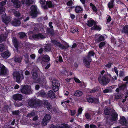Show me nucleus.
Wrapping results in <instances>:
<instances>
[{
  "label": "nucleus",
  "mask_w": 128,
  "mask_h": 128,
  "mask_svg": "<svg viewBox=\"0 0 128 128\" xmlns=\"http://www.w3.org/2000/svg\"><path fill=\"white\" fill-rule=\"evenodd\" d=\"M38 69L37 68H34L33 70L32 73L33 79L35 80V82L40 84L41 86H43L46 83V80L45 78H39L37 74Z\"/></svg>",
  "instance_id": "f257e3e1"
},
{
  "label": "nucleus",
  "mask_w": 128,
  "mask_h": 128,
  "mask_svg": "<svg viewBox=\"0 0 128 128\" xmlns=\"http://www.w3.org/2000/svg\"><path fill=\"white\" fill-rule=\"evenodd\" d=\"M6 1L4 0L0 2V13L2 15V22L6 24L8 23L10 21V17H6V13L5 12V8H4V6L6 4Z\"/></svg>",
  "instance_id": "f03ea898"
},
{
  "label": "nucleus",
  "mask_w": 128,
  "mask_h": 128,
  "mask_svg": "<svg viewBox=\"0 0 128 128\" xmlns=\"http://www.w3.org/2000/svg\"><path fill=\"white\" fill-rule=\"evenodd\" d=\"M104 113L105 114H111L110 115V120L112 121H117L118 119V114L113 110H110L107 108L105 109L104 110Z\"/></svg>",
  "instance_id": "7ed1b4c3"
},
{
  "label": "nucleus",
  "mask_w": 128,
  "mask_h": 128,
  "mask_svg": "<svg viewBox=\"0 0 128 128\" xmlns=\"http://www.w3.org/2000/svg\"><path fill=\"white\" fill-rule=\"evenodd\" d=\"M105 71L102 70L101 72V74L98 78V80L99 82L102 85H106L108 83L110 80L108 78L107 75L104 76L103 74L104 72Z\"/></svg>",
  "instance_id": "20e7f679"
},
{
  "label": "nucleus",
  "mask_w": 128,
  "mask_h": 128,
  "mask_svg": "<svg viewBox=\"0 0 128 128\" xmlns=\"http://www.w3.org/2000/svg\"><path fill=\"white\" fill-rule=\"evenodd\" d=\"M94 52L93 51L89 52L88 53V56L85 58L83 60V62L84 64L87 67H88L90 62L92 61V60L90 56H94Z\"/></svg>",
  "instance_id": "39448f33"
},
{
  "label": "nucleus",
  "mask_w": 128,
  "mask_h": 128,
  "mask_svg": "<svg viewBox=\"0 0 128 128\" xmlns=\"http://www.w3.org/2000/svg\"><path fill=\"white\" fill-rule=\"evenodd\" d=\"M30 9V14L32 17L34 18L36 17L38 13L36 6L35 5H32L31 6Z\"/></svg>",
  "instance_id": "423d86ee"
},
{
  "label": "nucleus",
  "mask_w": 128,
  "mask_h": 128,
  "mask_svg": "<svg viewBox=\"0 0 128 128\" xmlns=\"http://www.w3.org/2000/svg\"><path fill=\"white\" fill-rule=\"evenodd\" d=\"M21 92L25 94H30L32 93L30 86H24L21 89Z\"/></svg>",
  "instance_id": "0eeeda50"
},
{
  "label": "nucleus",
  "mask_w": 128,
  "mask_h": 128,
  "mask_svg": "<svg viewBox=\"0 0 128 128\" xmlns=\"http://www.w3.org/2000/svg\"><path fill=\"white\" fill-rule=\"evenodd\" d=\"M41 95L42 97L45 98L49 97L50 98L54 99L55 98V95L54 93L52 90H50L47 93V94H46L44 92H42Z\"/></svg>",
  "instance_id": "6e6552de"
},
{
  "label": "nucleus",
  "mask_w": 128,
  "mask_h": 128,
  "mask_svg": "<svg viewBox=\"0 0 128 128\" xmlns=\"http://www.w3.org/2000/svg\"><path fill=\"white\" fill-rule=\"evenodd\" d=\"M13 75L14 78L16 80V82L18 83L20 82L24 78V77L22 76H20L19 72H14Z\"/></svg>",
  "instance_id": "1a4fd4ad"
},
{
  "label": "nucleus",
  "mask_w": 128,
  "mask_h": 128,
  "mask_svg": "<svg viewBox=\"0 0 128 128\" xmlns=\"http://www.w3.org/2000/svg\"><path fill=\"white\" fill-rule=\"evenodd\" d=\"M0 75L4 76L7 74L8 73V69L2 64H0Z\"/></svg>",
  "instance_id": "9d476101"
},
{
  "label": "nucleus",
  "mask_w": 128,
  "mask_h": 128,
  "mask_svg": "<svg viewBox=\"0 0 128 128\" xmlns=\"http://www.w3.org/2000/svg\"><path fill=\"white\" fill-rule=\"evenodd\" d=\"M52 89L54 92L58 90L60 84L58 80H54L52 81Z\"/></svg>",
  "instance_id": "9b49d317"
},
{
  "label": "nucleus",
  "mask_w": 128,
  "mask_h": 128,
  "mask_svg": "<svg viewBox=\"0 0 128 128\" xmlns=\"http://www.w3.org/2000/svg\"><path fill=\"white\" fill-rule=\"evenodd\" d=\"M50 119V116L49 114L45 115L44 117L43 118L42 121V124L43 126L46 125L47 123Z\"/></svg>",
  "instance_id": "f8f14e48"
},
{
  "label": "nucleus",
  "mask_w": 128,
  "mask_h": 128,
  "mask_svg": "<svg viewBox=\"0 0 128 128\" xmlns=\"http://www.w3.org/2000/svg\"><path fill=\"white\" fill-rule=\"evenodd\" d=\"M29 105L31 108L36 107L38 105V103L34 99L30 100L28 103Z\"/></svg>",
  "instance_id": "ddd939ff"
},
{
  "label": "nucleus",
  "mask_w": 128,
  "mask_h": 128,
  "mask_svg": "<svg viewBox=\"0 0 128 128\" xmlns=\"http://www.w3.org/2000/svg\"><path fill=\"white\" fill-rule=\"evenodd\" d=\"M119 123L123 125L127 126L128 124V120H126L124 116L120 117Z\"/></svg>",
  "instance_id": "4468645a"
},
{
  "label": "nucleus",
  "mask_w": 128,
  "mask_h": 128,
  "mask_svg": "<svg viewBox=\"0 0 128 128\" xmlns=\"http://www.w3.org/2000/svg\"><path fill=\"white\" fill-rule=\"evenodd\" d=\"M44 38V36L40 34H36L33 35L32 36H30V39H42Z\"/></svg>",
  "instance_id": "2eb2a0df"
},
{
  "label": "nucleus",
  "mask_w": 128,
  "mask_h": 128,
  "mask_svg": "<svg viewBox=\"0 0 128 128\" xmlns=\"http://www.w3.org/2000/svg\"><path fill=\"white\" fill-rule=\"evenodd\" d=\"M50 60L49 57L48 55H44L42 56V66H44V62L49 61Z\"/></svg>",
  "instance_id": "dca6fc26"
},
{
  "label": "nucleus",
  "mask_w": 128,
  "mask_h": 128,
  "mask_svg": "<svg viewBox=\"0 0 128 128\" xmlns=\"http://www.w3.org/2000/svg\"><path fill=\"white\" fill-rule=\"evenodd\" d=\"M50 128H70V127L67 124H61L58 128L53 125H52Z\"/></svg>",
  "instance_id": "f3484780"
},
{
  "label": "nucleus",
  "mask_w": 128,
  "mask_h": 128,
  "mask_svg": "<svg viewBox=\"0 0 128 128\" xmlns=\"http://www.w3.org/2000/svg\"><path fill=\"white\" fill-rule=\"evenodd\" d=\"M11 2L13 3L14 6L16 8H18L20 7V3L18 0H11Z\"/></svg>",
  "instance_id": "a211bd4d"
},
{
  "label": "nucleus",
  "mask_w": 128,
  "mask_h": 128,
  "mask_svg": "<svg viewBox=\"0 0 128 128\" xmlns=\"http://www.w3.org/2000/svg\"><path fill=\"white\" fill-rule=\"evenodd\" d=\"M70 74L71 75H72V73L71 72H69V70H63L61 72V74L62 75H64L66 76H68Z\"/></svg>",
  "instance_id": "6ab92c4d"
},
{
  "label": "nucleus",
  "mask_w": 128,
  "mask_h": 128,
  "mask_svg": "<svg viewBox=\"0 0 128 128\" xmlns=\"http://www.w3.org/2000/svg\"><path fill=\"white\" fill-rule=\"evenodd\" d=\"M34 0H22L21 2L23 4L29 6L31 4H32L34 2Z\"/></svg>",
  "instance_id": "aec40b11"
},
{
  "label": "nucleus",
  "mask_w": 128,
  "mask_h": 128,
  "mask_svg": "<svg viewBox=\"0 0 128 128\" xmlns=\"http://www.w3.org/2000/svg\"><path fill=\"white\" fill-rule=\"evenodd\" d=\"M22 96L20 94H14L13 96V99L15 100H21L22 99Z\"/></svg>",
  "instance_id": "412c9836"
},
{
  "label": "nucleus",
  "mask_w": 128,
  "mask_h": 128,
  "mask_svg": "<svg viewBox=\"0 0 128 128\" xmlns=\"http://www.w3.org/2000/svg\"><path fill=\"white\" fill-rule=\"evenodd\" d=\"M10 53L8 51H6L2 53V56L3 58H8L10 56Z\"/></svg>",
  "instance_id": "4be33fe9"
},
{
  "label": "nucleus",
  "mask_w": 128,
  "mask_h": 128,
  "mask_svg": "<svg viewBox=\"0 0 128 128\" xmlns=\"http://www.w3.org/2000/svg\"><path fill=\"white\" fill-rule=\"evenodd\" d=\"M11 23L12 25L15 26H17L20 25V22L19 20L15 19L11 22Z\"/></svg>",
  "instance_id": "5701e85b"
},
{
  "label": "nucleus",
  "mask_w": 128,
  "mask_h": 128,
  "mask_svg": "<svg viewBox=\"0 0 128 128\" xmlns=\"http://www.w3.org/2000/svg\"><path fill=\"white\" fill-rule=\"evenodd\" d=\"M52 43L54 44L55 46H58L61 48H63V46H62V44L54 40H52Z\"/></svg>",
  "instance_id": "b1692460"
},
{
  "label": "nucleus",
  "mask_w": 128,
  "mask_h": 128,
  "mask_svg": "<svg viewBox=\"0 0 128 128\" xmlns=\"http://www.w3.org/2000/svg\"><path fill=\"white\" fill-rule=\"evenodd\" d=\"M46 4V6H47L49 8L54 7L55 5L52 1H47Z\"/></svg>",
  "instance_id": "393cba45"
},
{
  "label": "nucleus",
  "mask_w": 128,
  "mask_h": 128,
  "mask_svg": "<svg viewBox=\"0 0 128 128\" xmlns=\"http://www.w3.org/2000/svg\"><path fill=\"white\" fill-rule=\"evenodd\" d=\"M99 99H96L94 100L91 97H89L88 100V102L90 103H92L93 102H94L95 103L98 104V103Z\"/></svg>",
  "instance_id": "a878e982"
},
{
  "label": "nucleus",
  "mask_w": 128,
  "mask_h": 128,
  "mask_svg": "<svg viewBox=\"0 0 128 128\" xmlns=\"http://www.w3.org/2000/svg\"><path fill=\"white\" fill-rule=\"evenodd\" d=\"M74 79L75 82L76 83L80 84L81 86H82L83 88L84 87L86 86V85L84 84V82H81L80 80L77 78H75Z\"/></svg>",
  "instance_id": "bb28decb"
},
{
  "label": "nucleus",
  "mask_w": 128,
  "mask_h": 128,
  "mask_svg": "<svg viewBox=\"0 0 128 128\" xmlns=\"http://www.w3.org/2000/svg\"><path fill=\"white\" fill-rule=\"evenodd\" d=\"M12 42L15 48H17L18 47V42L17 41L16 38H14L12 39Z\"/></svg>",
  "instance_id": "cd10ccee"
},
{
  "label": "nucleus",
  "mask_w": 128,
  "mask_h": 128,
  "mask_svg": "<svg viewBox=\"0 0 128 128\" xmlns=\"http://www.w3.org/2000/svg\"><path fill=\"white\" fill-rule=\"evenodd\" d=\"M12 13L14 14V15L18 17L20 16V14L18 12L14 10H9Z\"/></svg>",
  "instance_id": "c85d7f7f"
},
{
  "label": "nucleus",
  "mask_w": 128,
  "mask_h": 128,
  "mask_svg": "<svg viewBox=\"0 0 128 128\" xmlns=\"http://www.w3.org/2000/svg\"><path fill=\"white\" fill-rule=\"evenodd\" d=\"M95 23V22L91 19H90L88 21L87 25L91 27L94 25Z\"/></svg>",
  "instance_id": "c756f323"
},
{
  "label": "nucleus",
  "mask_w": 128,
  "mask_h": 128,
  "mask_svg": "<svg viewBox=\"0 0 128 128\" xmlns=\"http://www.w3.org/2000/svg\"><path fill=\"white\" fill-rule=\"evenodd\" d=\"M82 94L83 93L82 92L79 90H76L75 92L74 96L79 97L81 96Z\"/></svg>",
  "instance_id": "7c9ffc66"
},
{
  "label": "nucleus",
  "mask_w": 128,
  "mask_h": 128,
  "mask_svg": "<svg viewBox=\"0 0 128 128\" xmlns=\"http://www.w3.org/2000/svg\"><path fill=\"white\" fill-rule=\"evenodd\" d=\"M101 29V27L96 25V23L94 24V26L92 28V29L94 30L100 31Z\"/></svg>",
  "instance_id": "2f4dec72"
},
{
  "label": "nucleus",
  "mask_w": 128,
  "mask_h": 128,
  "mask_svg": "<svg viewBox=\"0 0 128 128\" xmlns=\"http://www.w3.org/2000/svg\"><path fill=\"white\" fill-rule=\"evenodd\" d=\"M52 22H50L49 24V26L50 28H51V31H50L49 29H47V32L51 34H52L53 32V29H52L53 28V26H52Z\"/></svg>",
  "instance_id": "473e14b6"
},
{
  "label": "nucleus",
  "mask_w": 128,
  "mask_h": 128,
  "mask_svg": "<svg viewBox=\"0 0 128 128\" xmlns=\"http://www.w3.org/2000/svg\"><path fill=\"white\" fill-rule=\"evenodd\" d=\"M83 10L82 8L80 6H77L76 7L75 12L76 13L81 12Z\"/></svg>",
  "instance_id": "72a5a7b5"
},
{
  "label": "nucleus",
  "mask_w": 128,
  "mask_h": 128,
  "mask_svg": "<svg viewBox=\"0 0 128 128\" xmlns=\"http://www.w3.org/2000/svg\"><path fill=\"white\" fill-rule=\"evenodd\" d=\"M112 70L113 71H114L116 74V75L114 77V78H112L113 79L116 80L117 79V77L118 74V70L116 68L114 67L112 69Z\"/></svg>",
  "instance_id": "f704fd0d"
},
{
  "label": "nucleus",
  "mask_w": 128,
  "mask_h": 128,
  "mask_svg": "<svg viewBox=\"0 0 128 128\" xmlns=\"http://www.w3.org/2000/svg\"><path fill=\"white\" fill-rule=\"evenodd\" d=\"M44 103V105H45L46 106L47 108L49 110H50V111H52L51 109H50L51 106L50 104L48 102V101L47 100L45 101Z\"/></svg>",
  "instance_id": "c9c22d12"
},
{
  "label": "nucleus",
  "mask_w": 128,
  "mask_h": 128,
  "mask_svg": "<svg viewBox=\"0 0 128 128\" xmlns=\"http://www.w3.org/2000/svg\"><path fill=\"white\" fill-rule=\"evenodd\" d=\"M26 116L25 115L24 116L23 118L20 120L21 123L23 124H28L26 122V120L24 119Z\"/></svg>",
  "instance_id": "e433bc0d"
},
{
  "label": "nucleus",
  "mask_w": 128,
  "mask_h": 128,
  "mask_svg": "<svg viewBox=\"0 0 128 128\" xmlns=\"http://www.w3.org/2000/svg\"><path fill=\"white\" fill-rule=\"evenodd\" d=\"M69 102L70 101L69 100H64L62 102L61 104L64 107H66V106L68 105Z\"/></svg>",
  "instance_id": "4c0bfd02"
},
{
  "label": "nucleus",
  "mask_w": 128,
  "mask_h": 128,
  "mask_svg": "<svg viewBox=\"0 0 128 128\" xmlns=\"http://www.w3.org/2000/svg\"><path fill=\"white\" fill-rule=\"evenodd\" d=\"M45 0H40V2L41 4L42 5V6L44 9H46L48 8V7L46 6H44L43 5L45 4Z\"/></svg>",
  "instance_id": "58836bf2"
},
{
  "label": "nucleus",
  "mask_w": 128,
  "mask_h": 128,
  "mask_svg": "<svg viewBox=\"0 0 128 128\" xmlns=\"http://www.w3.org/2000/svg\"><path fill=\"white\" fill-rule=\"evenodd\" d=\"M122 32L128 35V26L126 25L124 27Z\"/></svg>",
  "instance_id": "ea45409f"
},
{
  "label": "nucleus",
  "mask_w": 128,
  "mask_h": 128,
  "mask_svg": "<svg viewBox=\"0 0 128 128\" xmlns=\"http://www.w3.org/2000/svg\"><path fill=\"white\" fill-rule=\"evenodd\" d=\"M29 56L27 54H26L25 55L22 56V58H24V60L26 62V63H27L28 62Z\"/></svg>",
  "instance_id": "a19ab883"
},
{
  "label": "nucleus",
  "mask_w": 128,
  "mask_h": 128,
  "mask_svg": "<svg viewBox=\"0 0 128 128\" xmlns=\"http://www.w3.org/2000/svg\"><path fill=\"white\" fill-rule=\"evenodd\" d=\"M83 110V108L81 107H79L78 110V113L77 116H78L82 114V112Z\"/></svg>",
  "instance_id": "79ce46f5"
},
{
  "label": "nucleus",
  "mask_w": 128,
  "mask_h": 128,
  "mask_svg": "<svg viewBox=\"0 0 128 128\" xmlns=\"http://www.w3.org/2000/svg\"><path fill=\"white\" fill-rule=\"evenodd\" d=\"M100 34H96L94 36L93 38V39L95 41L97 42H98V40Z\"/></svg>",
  "instance_id": "37998d69"
},
{
  "label": "nucleus",
  "mask_w": 128,
  "mask_h": 128,
  "mask_svg": "<svg viewBox=\"0 0 128 128\" xmlns=\"http://www.w3.org/2000/svg\"><path fill=\"white\" fill-rule=\"evenodd\" d=\"M106 42H101L99 45V48L102 49V48L106 44Z\"/></svg>",
  "instance_id": "c03bdc74"
},
{
  "label": "nucleus",
  "mask_w": 128,
  "mask_h": 128,
  "mask_svg": "<svg viewBox=\"0 0 128 128\" xmlns=\"http://www.w3.org/2000/svg\"><path fill=\"white\" fill-rule=\"evenodd\" d=\"M90 5L94 11L96 12L97 11V9L96 7L92 3H90Z\"/></svg>",
  "instance_id": "a18cd8bd"
},
{
  "label": "nucleus",
  "mask_w": 128,
  "mask_h": 128,
  "mask_svg": "<svg viewBox=\"0 0 128 128\" xmlns=\"http://www.w3.org/2000/svg\"><path fill=\"white\" fill-rule=\"evenodd\" d=\"M6 38V36H3V34H2L0 35V43L3 41Z\"/></svg>",
  "instance_id": "49530a36"
},
{
  "label": "nucleus",
  "mask_w": 128,
  "mask_h": 128,
  "mask_svg": "<svg viewBox=\"0 0 128 128\" xmlns=\"http://www.w3.org/2000/svg\"><path fill=\"white\" fill-rule=\"evenodd\" d=\"M51 49V46L50 45L48 44L45 46L44 50L46 51H48L50 50Z\"/></svg>",
  "instance_id": "de8ad7c7"
},
{
  "label": "nucleus",
  "mask_w": 128,
  "mask_h": 128,
  "mask_svg": "<svg viewBox=\"0 0 128 128\" xmlns=\"http://www.w3.org/2000/svg\"><path fill=\"white\" fill-rule=\"evenodd\" d=\"M113 2L114 1L112 0L110 2H109L108 4V7L110 8H112L113 7Z\"/></svg>",
  "instance_id": "09e8293b"
},
{
  "label": "nucleus",
  "mask_w": 128,
  "mask_h": 128,
  "mask_svg": "<svg viewBox=\"0 0 128 128\" xmlns=\"http://www.w3.org/2000/svg\"><path fill=\"white\" fill-rule=\"evenodd\" d=\"M18 35L20 38H22L26 36V34L24 33L21 32L19 33Z\"/></svg>",
  "instance_id": "8fccbe9b"
},
{
  "label": "nucleus",
  "mask_w": 128,
  "mask_h": 128,
  "mask_svg": "<svg viewBox=\"0 0 128 128\" xmlns=\"http://www.w3.org/2000/svg\"><path fill=\"white\" fill-rule=\"evenodd\" d=\"M78 31V28H72L70 30V32L73 33L77 32Z\"/></svg>",
  "instance_id": "3c124183"
},
{
  "label": "nucleus",
  "mask_w": 128,
  "mask_h": 128,
  "mask_svg": "<svg viewBox=\"0 0 128 128\" xmlns=\"http://www.w3.org/2000/svg\"><path fill=\"white\" fill-rule=\"evenodd\" d=\"M35 115V112L34 111H32L30 113L28 114L27 115V117L29 118L32 117Z\"/></svg>",
  "instance_id": "603ef678"
},
{
  "label": "nucleus",
  "mask_w": 128,
  "mask_h": 128,
  "mask_svg": "<svg viewBox=\"0 0 128 128\" xmlns=\"http://www.w3.org/2000/svg\"><path fill=\"white\" fill-rule=\"evenodd\" d=\"M104 37L102 35L100 34L98 40V42L104 40Z\"/></svg>",
  "instance_id": "864d4df0"
},
{
  "label": "nucleus",
  "mask_w": 128,
  "mask_h": 128,
  "mask_svg": "<svg viewBox=\"0 0 128 128\" xmlns=\"http://www.w3.org/2000/svg\"><path fill=\"white\" fill-rule=\"evenodd\" d=\"M22 58H16L14 59V61L16 62H21Z\"/></svg>",
  "instance_id": "5fc2aeb1"
},
{
  "label": "nucleus",
  "mask_w": 128,
  "mask_h": 128,
  "mask_svg": "<svg viewBox=\"0 0 128 128\" xmlns=\"http://www.w3.org/2000/svg\"><path fill=\"white\" fill-rule=\"evenodd\" d=\"M126 84H123L120 86H119V88L120 90H124L126 88Z\"/></svg>",
  "instance_id": "6e6d98bb"
},
{
  "label": "nucleus",
  "mask_w": 128,
  "mask_h": 128,
  "mask_svg": "<svg viewBox=\"0 0 128 128\" xmlns=\"http://www.w3.org/2000/svg\"><path fill=\"white\" fill-rule=\"evenodd\" d=\"M20 113L19 111L18 110L16 111H14L12 112V114H13L15 115H17Z\"/></svg>",
  "instance_id": "4d7b16f0"
},
{
  "label": "nucleus",
  "mask_w": 128,
  "mask_h": 128,
  "mask_svg": "<svg viewBox=\"0 0 128 128\" xmlns=\"http://www.w3.org/2000/svg\"><path fill=\"white\" fill-rule=\"evenodd\" d=\"M21 19L23 18L24 22H26L29 19V17H25L22 16V17H21Z\"/></svg>",
  "instance_id": "13d9d810"
},
{
  "label": "nucleus",
  "mask_w": 128,
  "mask_h": 128,
  "mask_svg": "<svg viewBox=\"0 0 128 128\" xmlns=\"http://www.w3.org/2000/svg\"><path fill=\"white\" fill-rule=\"evenodd\" d=\"M85 116L87 119L89 120L90 119V114L88 113H86L85 114Z\"/></svg>",
  "instance_id": "bf43d9fd"
},
{
  "label": "nucleus",
  "mask_w": 128,
  "mask_h": 128,
  "mask_svg": "<svg viewBox=\"0 0 128 128\" xmlns=\"http://www.w3.org/2000/svg\"><path fill=\"white\" fill-rule=\"evenodd\" d=\"M109 88H107L103 90V92L104 93H107L109 92L110 91Z\"/></svg>",
  "instance_id": "052dcab7"
},
{
  "label": "nucleus",
  "mask_w": 128,
  "mask_h": 128,
  "mask_svg": "<svg viewBox=\"0 0 128 128\" xmlns=\"http://www.w3.org/2000/svg\"><path fill=\"white\" fill-rule=\"evenodd\" d=\"M115 98L116 99H118L122 98V96L121 95L116 94L115 96Z\"/></svg>",
  "instance_id": "680f3d73"
},
{
  "label": "nucleus",
  "mask_w": 128,
  "mask_h": 128,
  "mask_svg": "<svg viewBox=\"0 0 128 128\" xmlns=\"http://www.w3.org/2000/svg\"><path fill=\"white\" fill-rule=\"evenodd\" d=\"M97 90L95 88L92 89H90L89 90V92L90 93L94 92H95Z\"/></svg>",
  "instance_id": "e2e57ef3"
},
{
  "label": "nucleus",
  "mask_w": 128,
  "mask_h": 128,
  "mask_svg": "<svg viewBox=\"0 0 128 128\" xmlns=\"http://www.w3.org/2000/svg\"><path fill=\"white\" fill-rule=\"evenodd\" d=\"M112 64L110 62H108V64L105 65V66L107 68H110L111 67Z\"/></svg>",
  "instance_id": "0e129e2a"
},
{
  "label": "nucleus",
  "mask_w": 128,
  "mask_h": 128,
  "mask_svg": "<svg viewBox=\"0 0 128 128\" xmlns=\"http://www.w3.org/2000/svg\"><path fill=\"white\" fill-rule=\"evenodd\" d=\"M4 49V46L2 44H0V51H2Z\"/></svg>",
  "instance_id": "69168bd1"
},
{
  "label": "nucleus",
  "mask_w": 128,
  "mask_h": 128,
  "mask_svg": "<svg viewBox=\"0 0 128 128\" xmlns=\"http://www.w3.org/2000/svg\"><path fill=\"white\" fill-rule=\"evenodd\" d=\"M111 42L112 43L114 44H116V40L114 38H112Z\"/></svg>",
  "instance_id": "338daca9"
},
{
  "label": "nucleus",
  "mask_w": 128,
  "mask_h": 128,
  "mask_svg": "<svg viewBox=\"0 0 128 128\" xmlns=\"http://www.w3.org/2000/svg\"><path fill=\"white\" fill-rule=\"evenodd\" d=\"M123 80L126 81V84H128V76L126 77L124 79H123Z\"/></svg>",
  "instance_id": "774afa93"
}]
</instances>
